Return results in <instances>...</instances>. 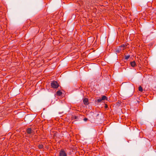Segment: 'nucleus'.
Here are the masks:
<instances>
[{
    "label": "nucleus",
    "instance_id": "obj_10",
    "mask_svg": "<svg viewBox=\"0 0 156 156\" xmlns=\"http://www.w3.org/2000/svg\"><path fill=\"white\" fill-rule=\"evenodd\" d=\"M72 118L73 119H76L78 118V117L76 116L72 115Z\"/></svg>",
    "mask_w": 156,
    "mask_h": 156
},
{
    "label": "nucleus",
    "instance_id": "obj_11",
    "mask_svg": "<svg viewBox=\"0 0 156 156\" xmlns=\"http://www.w3.org/2000/svg\"><path fill=\"white\" fill-rule=\"evenodd\" d=\"M130 55H126L125 56V59L126 60H127L130 57Z\"/></svg>",
    "mask_w": 156,
    "mask_h": 156
},
{
    "label": "nucleus",
    "instance_id": "obj_9",
    "mask_svg": "<svg viewBox=\"0 0 156 156\" xmlns=\"http://www.w3.org/2000/svg\"><path fill=\"white\" fill-rule=\"evenodd\" d=\"M139 90L140 92L143 91V88L141 86H140L139 87Z\"/></svg>",
    "mask_w": 156,
    "mask_h": 156
},
{
    "label": "nucleus",
    "instance_id": "obj_14",
    "mask_svg": "<svg viewBox=\"0 0 156 156\" xmlns=\"http://www.w3.org/2000/svg\"><path fill=\"white\" fill-rule=\"evenodd\" d=\"M88 119L87 118H85L83 119V120H84V121H86Z\"/></svg>",
    "mask_w": 156,
    "mask_h": 156
},
{
    "label": "nucleus",
    "instance_id": "obj_12",
    "mask_svg": "<svg viewBox=\"0 0 156 156\" xmlns=\"http://www.w3.org/2000/svg\"><path fill=\"white\" fill-rule=\"evenodd\" d=\"M102 101V100H101V98H99V99H98L97 100V101L98 102V103H100L101 101Z\"/></svg>",
    "mask_w": 156,
    "mask_h": 156
},
{
    "label": "nucleus",
    "instance_id": "obj_8",
    "mask_svg": "<svg viewBox=\"0 0 156 156\" xmlns=\"http://www.w3.org/2000/svg\"><path fill=\"white\" fill-rule=\"evenodd\" d=\"M107 97L105 96H103L101 97V100H107Z\"/></svg>",
    "mask_w": 156,
    "mask_h": 156
},
{
    "label": "nucleus",
    "instance_id": "obj_1",
    "mask_svg": "<svg viewBox=\"0 0 156 156\" xmlns=\"http://www.w3.org/2000/svg\"><path fill=\"white\" fill-rule=\"evenodd\" d=\"M128 45V44L127 43L122 44L119 47V48H119L118 51H117V52H119L122 50H123L126 48L127 47Z\"/></svg>",
    "mask_w": 156,
    "mask_h": 156
},
{
    "label": "nucleus",
    "instance_id": "obj_3",
    "mask_svg": "<svg viewBox=\"0 0 156 156\" xmlns=\"http://www.w3.org/2000/svg\"><path fill=\"white\" fill-rule=\"evenodd\" d=\"M67 154L65 149H62L59 152V156H67Z\"/></svg>",
    "mask_w": 156,
    "mask_h": 156
},
{
    "label": "nucleus",
    "instance_id": "obj_6",
    "mask_svg": "<svg viewBox=\"0 0 156 156\" xmlns=\"http://www.w3.org/2000/svg\"><path fill=\"white\" fill-rule=\"evenodd\" d=\"M130 65L132 67H134L136 66V63L134 61L131 62L130 63Z\"/></svg>",
    "mask_w": 156,
    "mask_h": 156
},
{
    "label": "nucleus",
    "instance_id": "obj_15",
    "mask_svg": "<svg viewBox=\"0 0 156 156\" xmlns=\"http://www.w3.org/2000/svg\"><path fill=\"white\" fill-rule=\"evenodd\" d=\"M105 108H106L108 107V105H107V104H105Z\"/></svg>",
    "mask_w": 156,
    "mask_h": 156
},
{
    "label": "nucleus",
    "instance_id": "obj_7",
    "mask_svg": "<svg viewBox=\"0 0 156 156\" xmlns=\"http://www.w3.org/2000/svg\"><path fill=\"white\" fill-rule=\"evenodd\" d=\"M62 94V93L61 91H58L57 92V94L58 96H61Z\"/></svg>",
    "mask_w": 156,
    "mask_h": 156
},
{
    "label": "nucleus",
    "instance_id": "obj_2",
    "mask_svg": "<svg viewBox=\"0 0 156 156\" xmlns=\"http://www.w3.org/2000/svg\"><path fill=\"white\" fill-rule=\"evenodd\" d=\"M51 86L52 87L54 88H58L59 85L56 81H53L51 83Z\"/></svg>",
    "mask_w": 156,
    "mask_h": 156
},
{
    "label": "nucleus",
    "instance_id": "obj_13",
    "mask_svg": "<svg viewBox=\"0 0 156 156\" xmlns=\"http://www.w3.org/2000/svg\"><path fill=\"white\" fill-rule=\"evenodd\" d=\"M38 147L39 149H42L43 148V146L42 145H39Z\"/></svg>",
    "mask_w": 156,
    "mask_h": 156
},
{
    "label": "nucleus",
    "instance_id": "obj_5",
    "mask_svg": "<svg viewBox=\"0 0 156 156\" xmlns=\"http://www.w3.org/2000/svg\"><path fill=\"white\" fill-rule=\"evenodd\" d=\"M32 129L30 128H28L26 132L28 134H30L32 133Z\"/></svg>",
    "mask_w": 156,
    "mask_h": 156
},
{
    "label": "nucleus",
    "instance_id": "obj_4",
    "mask_svg": "<svg viewBox=\"0 0 156 156\" xmlns=\"http://www.w3.org/2000/svg\"><path fill=\"white\" fill-rule=\"evenodd\" d=\"M83 101L84 105H87L88 104V99L87 98H84L83 99Z\"/></svg>",
    "mask_w": 156,
    "mask_h": 156
}]
</instances>
